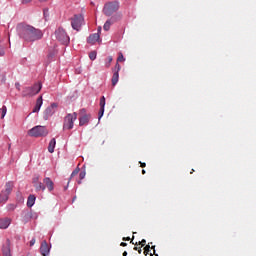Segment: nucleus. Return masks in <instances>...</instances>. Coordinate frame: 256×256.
Returning <instances> with one entry per match:
<instances>
[{
	"instance_id": "f257e3e1",
	"label": "nucleus",
	"mask_w": 256,
	"mask_h": 256,
	"mask_svg": "<svg viewBox=\"0 0 256 256\" xmlns=\"http://www.w3.org/2000/svg\"><path fill=\"white\" fill-rule=\"evenodd\" d=\"M17 32L19 37L27 43L35 42L43 38V32L33 26H29V24H18Z\"/></svg>"
},
{
	"instance_id": "f03ea898",
	"label": "nucleus",
	"mask_w": 256,
	"mask_h": 256,
	"mask_svg": "<svg viewBox=\"0 0 256 256\" xmlns=\"http://www.w3.org/2000/svg\"><path fill=\"white\" fill-rule=\"evenodd\" d=\"M119 8L120 3L117 0L106 2L103 7V14L107 17H113Z\"/></svg>"
},
{
	"instance_id": "7ed1b4c3",
	"label": "nucleus",
	"mask_w": 256,
	"mask_h": 256,
	"mask_svg": "<svg viewBox=\"0 0 256 256\" xmlns=\"http://www.w3.org/2000/svg\"><path fill=\"white\" fill-rule=\"evenodd\" d=\"M28 135L34 138L47 137V135H49V130H47L45 126L38 125L30 129Z\"/></svg>"
},
{
	"instance_id": "20e7f679",
	"label": "nucleus",
	"mask_w": 256,
	"mask_h": 256,
	"mask_svg": "<svg viewBox=\"0 0 256 256\" xmlns=\"http://www.w3.org/2000/svg\"><path fill=\"white\" fill-rule=\"evenodd\" d=\"M77 119V113L67 114L64 117L63 130H72L74 127V121Z\"/></svg>"
},
{
	"instance_id": "39448f33",
	"label": "nucleus",
	"mask_w": 256,
	"mask_h": 256,
	"mask_svg": "<svg viewBox=\"0 0 256 256\" xmlns=\"http://www.w3.org/2000/svg\"><path fill=\"white\" fill-rule=\"evenodd\" d=\"M54 36L56 40L63 45H68L70 42V38L62 28L57 29L54 33Z\"/></svg>"
},
{
	"instance_id": "423d86ee",
	"label": "nucleus",
	"mask_w": 256,
	"mask_h": 256,
	"mask_svg": "<svg viewBox=\"0 0 256 256\" xmlns=\"http://www.w3.org/2000/svg\"><path fill=\"white\" fill-rule=\"evenodd\" d=\"M83 23H84L83 16L81 14H75L74 18H72L71 26L74 30L79 31Z\"/></svg>"
},
{
	"instance_id": "0eeeda50",
	"label": "nucleus",
	"mask_w": 256,
	"mask_h": 256,
	"mask_svg": "<svg viewBox=\"0 0 256 256\" xmlns=\"http://www.w3.org/2000/svg\"><path fill=\"white\" fill-rule=\"evenodd\" d=\"M122 14H115L114 16H111V18H108L107 21L104 24V30L109 31L110 27L113 23L118 22L121 20Z\"/></svg>"
},
{
	"instance_id": "6e6552de",
	"label": "nucleus",
	"mask_w": 256,
	"mask_h": 256,
	"mask_svg": "<svg viewBox=\"0 0 256 256\" xmlns=\"http://www.w3.org/2000/svg\"><path fill=\"white\" fill-rule=\"evenodd\" d=\"M56 107H57V104L56 103H52L49 107H47L44 110L43 119L45 121H47L49 119V117H53V115L55 114Z\"/></svg>"
},
{
	"instance_id": "1a4fd4ad",
	"label": "nucleus",
	"mask_w": 256,
	"mask_h": 256,
	"mask_svg": "<svg viewBox=\"0 0 256 256\" xmlns=\"http://www.w3.org/2000/svg\"><path fill=\"white\" fill-rule=\"evenodd\" d=\"M80 118H79V126L83 127L89 123V120L91 119L90 114H86L85 109L80 110Z\"/></svg>"
},
{
	"instance_id": "9d476101",
	"label": "nucleus",
	"mask_w": 256,
	"mask_h": 256,
	"mask_svg": "<svg viewBox=\"0 0 256 256\" xmlns=\"http://www.w3.org/2000/svg\"><path fill=\"white\" fill-rule=\"evenodd\" d=\"M43 85L41 83H36L32 87L26 88V93L24 95L33 96L41 91Z\"/></svg>"
},
{
	"instance_id": "9b49d317",
	"label": "nucleus",
	"mask_w": 256,
	"mask_h": 256,
	"mask_svg": "<svg viewBox=\"0 0 256 256\" xmlns=\"http://www.w3.org/2000/svg\"><path fill=\"white\" fill-rule=\"evenodd\" d=\"M121 70V66L119 65V63L117 62L114 68V74L112 77V85L115 86L118 81H119V71Z\"/></svg>"
},
{
	"instance_id": "f8f14e48",
	"label": "nucleus",
	"mask_w": 256,
	"mask_h": 256,
	"mask_svg": "<svg viewBox=\"0 0 256 256\" xmlns=\"http://www.w3.org/2000/svg\"><path fill=\"white\" fill-rule=\"evenodd\" d=\"M43 184L45 188L48 189L49 192H53V190L55 189V183L53 182V180H51L50 177H45L43 179Z\"/></svg>"
},
{
	"instance_id": "ddd939ff",
	"label": "nucleus",
	"mask_w": 256,
	"mask_h": 256,
	"mask_svg": "<svg viewBox=\"0 0 256 256\" xmlns=\"http://www.w3.org/2000/svg\"><path fill=\"white\" fill-rule=\"evenodd\" d=\"M51 251V248L49 247V244L47 241H43L40 246V253L42 256H49V253Z\"/></svg>"
},
{
	"instance_id": "4468645a",
	"label": "nucleus",
	"mask_w": 256,
	"mask_h": 256,
	"mask_svg": "<svg viewBox=\"0 0 256 256\" xmlns=\"http://www.w3.org/2000/svg\"><path fill=\"white\" fill-rule=\"evenodd\" d=\"M3 256H12L11 255V241L7 239L5 244L2 247Z\"/></svg>"
},
{
	"instance_id": "2eb2a0df",
	"label": "nucleus",
	"mask_w": 256,
	"mask_h": 256,
	"mask_svg": "<svg viewBox=\"0 0 256 256\" xmlns=\"http://www.w3.org/2000/svg\"><path fill=\"white\" fill-rule=\"evenodd\" d=\"M33 184L36 191H42V192L45 191V184H43L42 182H39V177L34 178Z\"/></svg>"
},
{
	"instance_id": "dca6fc26",
	"label": "nucleus",
	"mask_w": 256,
	"mask_h": 256,
	"mask_svg": "<svg viewBox=\"0 0 256 256\" xmlns=\"http://www.w3.org/2000/svg\"><path fill=\"white\" fill-rule=\"evenodd\" d=\"M33 217L32 212H29V210H26L24 212H22V222L24 224L28 223Z\"/></svg>"
},
{
	"instance_id": "f3484780",
	"label": "nucleus",
	"mask_w": 256,
	"mask_h": 256,
	"mask_svg": "<svg viewBox=\"0 0 256 256\" xmlns=\"http://www.w3.org/2000/svg\"><path fill=\"white\" fill-rule=\"evenodd\" d=\"M105 105H106V98L104 96H102L100 99L99 121H100L101 117H103V115H104Z\"/></svg>"
},
{
	"instance_id": "a211bd4d",
	"label": "nucleus",
	"mask_w": 256,
	"mask_h": 256,
	"mask_svg": "<svg viewBox=\"0 0 256 256\" xmlns=\"http://www.w3.org/2000/svg\"><path fill=\"white\" fill-rule=\"evenodd\" d=\"M43 106V97L40 96L37 100H36V104L35 107L32 111V113H39V111L41 110V107Z\"/></svg>"
},
{
	"instance_id": "6ab92c4d",
	"label": "nucleus",
	"mask_w": 256,
	"mask_h": 256,
	"mask_svg": "<svg viewBox=\"0 0 256 256\" xmlns=\"http://www.w3.org/2000/svg\"><path fill=\"white\" fill-rule=\"evenodd\" d=\"M11 225V219L4 218L0 219V229H7Z\"/></svg>"
},
{
	"instance_id": "aec40b11",
	"label": "nucleus",
	"mask_w": 256,
	"mask_h": 256,
	"mask_svg": "<svg viewBox=\"0 0 256 256\" xmlns=\"http://www.w3.org/2000/svg\"><path fill=\"white\" fill-rule=\"evenodd\" d=\"M13 188H14V183L12 181H8L6 182L5 189L3 191L8 195H11Z\"/></svg>"
},
{
	"instance_id": "412c9836",
	"label": "nucleus",
	"mask_w": 256,
	"mask_h": 256,
	"mask_svg": "<svg viewBox=\"0 0 256 256\" xmlns=\"http://www.w3.org/2000/svg\"><path fill=\"white\" fill-rule=\"evenodd\" d=\"M99 39H100V35L99 34H93V35H90V37L88 38L87 42L89 44H95Z\"/></svg>"
},
{
	"instance_id": "4be33fe9",
	"label": "nucleus",
	"mask_w": 256,
	"mask_h": 256,
	"mask_svg": "<svg viewBox=\"0 0 256 256\" xmlns=\"http://www.w3.org/2000/svg\"><path fill=\"white\" fill-rule=\"evenodd\" d=\"M55 145H56V140H55V138H52L50 140L49 145H48V152L49 153L53 154L55 152Z\"/></svg>"
},
{
	"instance_id": "5701e85b",
	"label": "nucleus",
	"mask_w": 256,
	"mask_h": 256,
	"mask_svg": "<svg viewBox=\"0 0 256 256\" xmlns=\"http://www.w3.org/2000/svg\"><path fill=\"white\" fill-rule=\"evenodd\" d=\"M36 203V196L35 195H29L27 200V207H33Z\"/></svg>"
},
{
	"instance_id": "b1692460",
	"label": "nucleus",
	"mask_w": 256,
	"mask_h": 256,
	"mask_svg": "<svg viewBox=\"0 0 256 256\" xmlns=\"http://www.w3.org/2000/svg\"><path fill=\"white\" fill-rule=\"evenodd\" d=\"M9 196L7 193H5L3 190L0 193V204L6 203L9 200Z\"/></svg>"
},
{
	"instance_id": "393cba45",
	"label": "nucleus",
	"mask_w": 256,
	"mask_h": 256,
	"mask_svg": "<svg viewBox=\"0 0 256 256\" xmlns=\"http://www.w3.org/2000/svg\"><path fill=\"white\" fill-rule=\"evenodd\" d=\"M0 114H1V119H4L7 115V107L6 106H2V108L0 109Z\"/></svg>"
},
{
	"instance_id": "a878e982",
	"label": "nucleus",
	"mask_w": 256,
	"mask_h": 256,
	"mask_svg": "<svg viewBox=\"0 0 256 256\" xmlns=\"http://www.w3.org/2000/svg\"><path fill=\"white\" fill-rule=\"evenodd\" d=\"M85 176H86L85 170H84V171H81V172L79 173V180H78V184H79V185L82 183V180L85 178Z\"/></svg>"
},
{
	"instance_id": "bb28decb",
	"label": "nucleus",
	"mask_w": 256,
	"mask_h": 256,
	"mask_svg": "<svg viewBox=\"0 0 256 256\" xmlns=\"http://www.w3.org/2000/svg\"><path fill=\"white\" fill-rule=\"evenodd\" d=\"M112 61H113L112 56H109L105 63L106 68H109L111 66Z\"/></svg>"
},
{
	"instance_id": "cd10ccee",
	"label": "nucleus",
	"mask_w": 256,
	"mask_h": 256,
	"mask_svg": "<svg viewBox=\"0 0 256 256\" xmlns=\"http://www.w3.org/2000/svg\"><path fill=\"white\" fill-rule=\"evenodd\" d=\"M130 243L134 244V245H141L142 247H144L147 243V241L145 239H143L142 241L138 242V243H134L133 240L130 241Z\"/></svg>"
},
{
	"instance_id": "c85d7f7f",
	"label": "nucleus",
	"mask_w": 256,
	"mask_h": 256,
	"mask_svg": "<svg viewBox=\"0 0 256 256\" xmlns=\"http://www.w3.org/2000/svg\"><path fill=\"white\" fill-rule=\"evenodd\" d=\"M80 168L77 167L74 169V171L72 172L70 179H72L73 177L77 176L79 174Z\"/></svg>"
},
{
	"instance_id": "c756f323",
	"label": "nucleus",
	"mask_w": 256,
	"mask_h": 256,
	"mask_svg": "<svg viewBox=\"0 0 256 256\" xmlns=\"http://www.w3.org/2000/svg\"><path fill=\"white\" fill-rule=\"evenodd\" d=\"M150 249H151L150 244H148V245H146V247H144V256L149 255Z\"/></svg>"
},
{
	"instance_id": "7c9ffc66",
	"label": "nucleus",
	"mask_w": 256,
	"mask_h": 256,
	"mask_svg": "<svg viewBox=\"0 0 256 256\" xmlns=\"http://www.w3.org/2000/svg\"><path fill=\"white\" fill-rule=\"evenodd\" d=\"M96 57H97V53H96L95 51H93V52H91V53L89 54V58H90L92 61H94V60L96 59Z\"/></svg>"
},
{
	"instance_id": "2f4dec72",
	"label": "nucleus",
	"mask_w": 256,
	"mask_h": 256,
	"mask_svg": "<svg viewBox=\"0 0 256 256\" xmlns=\"http://www.w3.org/2000/svg\"><path fill=\"white\" fill-rule=\"evenodd\" d=\"M117 61L118 62H124L125 61V58H124L122 53L119 54V57H118Z\"/></svg>"
},
{
	"instance_id": "473e14b6",
	"label": "nucleus",
	"mask_w": 256,
	"mask_h": 256,
	"mask_svg": "<svg viewBox=\"0 0 256 256\" xmlns=\"http://www.w3.org/2000/svg\"><path fill=\"white\" fill-rule=\"evenodd\" d=\"M4 55H5L4 47L0 46V56H4Z\"/></svg>"
},
{
	"instance_id": "72a5a7b5",
	"label": "nucleus",
	"mask_w": 256,
	"mask_h": 256,
	"mask_svg": "<svg viewBox=\"0 0 256 256\" xmlns=\"http://www.w3.org/2000/svg\"><path fill=\"white\" fill-rule=\"evenodd\" d=\"M134 250L138 251V254H142V249H141V247H140V248L134 247Z\"/></svg>"
},
{
	"instance_id": "f704fd0d",
	"label": "nucleus",
	"mask_w": 256,
	"mask_h": 256,
	"mask_svg": "<svg viewBox=\"0 0 256 256\" xmlns=\"http://www.w3.org/2000/svg\"><path fill=\"white\" fill-rule=\"evenodd\" d=\"M145 167H146V163L140 161V168H145Z\"/></svg>"
},
{
	"instance_id": "c9c22d12",
	"label": "nucleus",
	"mask_w": 256,
	"mask_h": 256,
	"mask_svg": "<svg viewBox=\"0 0 256 256\" xmlns=\"http://www.w3.org/2000/svg\"><path fill=\"white\" fill-rule=\"evenodd\" d=\"M35 243H36V239H32V240L30 241V246H34Z\"/></svg>"
},
{
	"instance_id": "e433bc0d",
	"label": "nucleus",
	"mask_w": 256,
	"mask_h": 256,
	"mask_svg": "<svg viewBox=\"0 0 256 256\" xmlns=\"http://www.w3.org/2000/svg\"><path fill=\"white\" fill-rule=\"evenodd\" d=\"M8 207H9V209H10V210H15V206H14V204H9V206H8Z\"/></svg>"
},
{
	"instance_id": "4c0bfd02",
	"label": "nucleus",
	"mask_w": 256,
	"mask_h": 256,
	"mask_svg": "<svg viewBox=\"0 0 256 256\" xmlns=\"http://www.w3.org/2000/svg\"><path fill=\"white\" fill-rule=\"evenodd\" d=\"M30 2H32V0H22V3H23V4H28V3H30Z\"/></svg>"
},
{
	"instance_id": "58836bf2",
	"label": "nucleus",
	"mask_w": 256,
	"mask_h": 256,
	"mask_svg": "<svg viewBox=\"0 0 256 256\" xmlns=\"http://www.w3.org/2000/svg\"><path fill=\"white\" fill-rule=\"evenodd\" d=\"M49 10H44V16L47 17L49 14Z\"/></svg>"
},
{
	"instance_id": "ea45409f",
	"label": "nucleus",
	"mask_w": 256,
	"mask_h": 256,
	"mask_svg": "<svg viewBox=\"0 0 256 256\" xmlns=\"http://www.w3.org/2000/svg\"><path fill=\"white\" fill-rule=\"evenodd\" d=\"M131 239H130V237H124L123 238V241H130Z\"/></svg>"
},
{
	"instance_id": "a19ab883",
	"label": "nucleus",
	"mask_w": 256,
	"mask_h": 256,
	"mask_svg": "<svg viewBox=\"0 0 256 256\" xmlns=\"http://www.w3.org/2000/svg\"><path fill=\"white\" fill-rule=\"evenodd\" d=\"M155 248H156V246H151V247H150V249L153 250V253L156 252Z\"/></svg>"
},
{
	"instance_id": "79ce46f5",
	"label": "nucleus",
	"mask_w": 256,
	"mask_h": 256,
	"mask_svg": "<svg viewBox=\"0 0 256 256\" xmlns=\"http://www.w3.org/2000/svg\"><path fill=\"white\" fill-rule=\"evenodd\" d=\"M121 246H122V247H126V246H127V243L122 242V243H121Z\"/></svg>"
},
{
	"instance_id": "37998d69",
	"label": "nucleus",
	"mask_w": 256,
	"mask_h": 256,
	"mask_svg": "<svg viewBox=\"0 0 256 256\" xmlns=\"http://www.w3.org/2000/svg\"><path fill=\"white\" fill-rule=\"evenodd\" d=\"M150 256H159V255L156 254V252H153V254H150Z\"/></svg>"
},
{
	"instance_id": "c03bdc74",
	"label": "nucleus",
	"mask_w": 256,
	"mask_h": 256,
	"mask_svg": "<svg viewBox=\"0 0 256 256\" xmlns=\"http://www.w3.org/2000/svg\"><path fill=\"white\" fill-rule=\"evenodd\" d=\"M101 30H102V28H101V27H99V28H98V33H96V34L101 33Z\"/></svg>"
},
{
	"instance_id": "a18cd8bd",
	"label": "nucleus",
	"mask_w": 256,
	"mask_h": 256,
	"mask_svg": "<svg viewBox=\"0 0 256 256\" xmlns=\"http://www.w3.org/2000/svg\"><path fill=\"white\" fill-rule=\"evenodd\" d=\"M145 174H146V170L142 169V175H145Z\"/></svg>"
},
{
	"instance_id": "49530a36",
	"label": "nucleus",
	"mask_w": 256,
	"mask_h": 256,
	"mask_svg": "<svg viewBox=\"0 0 256 256\" xmlns=\"http://www.w3.org/2000/svg\"><path fill=\"white\" fill-rule=\"evenodd\" d=\"M128 255V253L125 251L124 253H123V256H127Z\"/></svg>"
},
{
	"instance_id": "de8ad7c7",
	"label": "nucleus",
	"mask_w": 256,
	"mask_h": 256,
	"mask_svg": "<svg viewBox=\"0 0 256 256\" xmlns=\"http://www.w3.org/2000/svg\"><path fill=\"white\" fill-rule=\"evenodd\" d=\"M40 2H45V1H47V0H39Z\"/></svg>"
}]
</instances>
